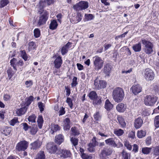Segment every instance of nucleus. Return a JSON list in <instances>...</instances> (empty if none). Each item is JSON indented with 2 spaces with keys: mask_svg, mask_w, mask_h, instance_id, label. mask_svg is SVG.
Instances as JSON below:
<instances>
[{
  "mask_svg": "<svg viewBox=\"0 0 159 159\" xmlns=\"http://www.w3.org/2000/svg\"><path fill=\"white\" fill-rule=\"evenodd\" d=\"M92 142L90 143V145L93 146L95 147L96 145L98 144V143L96 142L95 138H93L92 139Z\"/></svg>",
  "mask_w": 159,
  "mask_h": 159,
  "instance_id": "nucleus-62",
  "label": "nucleus"
},
{
  "mask_svg": "<svg viewBox=\"0 0 159 159\" xmlns=\"http://www.w3.org/2000/svg\"><path fill=\"white\" fill-rule=\"evenodd\" d=\"M117 119L122 127L124 128L125 127L126 124L122 117L121 116H118L117 117Z\"/></svg>",
  "mask_w": 159,
  "mask_h": 159,
  "instance_id": "nucleus-30",
  "label": "nucleus"
},
{
  "mask_svg": "<svg viewBox=\"0 0 159 159\" xmlns=\"http://www.w3.org/2000/svg\"><path fill=\"white\" fill-rule=\"evenodd\" d=\"M71 47V43L68 42L62 48L61 51L62 55H63L66 53L67 52L68 49Z\"/></svg>",
  "mask_w": 159,
  "mask_h": 159,
  "instance_id": "nucleus-20",
  "label": "nucleus"
},
{
  "mask_svg": "<svg viewBox=\"0 0 159 159\" xmlns=\"http://www.w3.org/2000/svg\"><path fill=\"white\" fill-rule=\"evenodd\" d=\"M153 155L156 156H159V146H158L154 148Z\"/></svg>",
  "mask_w": 159,
  "mask_h": 159,
  "instance_id": "nucleus-48",
  "label": "nucleus"
},
{
  "mask_svg": "<svg viewBox=\"0 0 159 159\" xmlns=\"http://www.w3.org/2000/svg\"><path fill=\"white\" fill-rule=\"evenodd\" d=\"M106 82L103 80H96L94 81L95 89H96L104 88L106 87Z\"/></svg>",
  "mask_w": 159,
  "mask_h": 159,
  "instance_id": "nucleus-9",
  "label": "nucleus"
},
{
  "mask_svg": "<svg viewBox=\"0 0 159 159\" xmlns=\"http://www.w3.org/2000/svg\"><path fill=\"white\" fill-rule=\"evenodd\" d=\"M71 131L72 132V134L74 135H77L79 134V133L77 130L75 128H71Z\"/></svg>",
  "mask_w": 159,
  "mask_h": 159,
  "instance_id": "nucleus-57",
  "label": "nucleus"
},
{
  "mask_svg": "<svg viewBox=\"0 0 159 159\" xmlns=\"http://www.w3.org/2000/svg\"><path fill=\"white\" fill-rule=\"evenodd\" d=\"M41 145V142L37 140L30 144L31 146V148L33 150H36L40 148Z\"/></svg>",
  "mask_w": 159,
  "mask_h": 159,
  "instance_id": "nucleus-14",
  "label": "nucleus"
},
{
  "mask_svg": "<svg viewBox=\"0 0 159 159\" xmlns=\"http://www.w3.org/2000/svg\"><path fill=\"white\" fill-rule=\"evenodd\" d=\"M85 19L86 21L90 20L93 18V16L91 14L88 15L85 14Z\"/></svg>",
  "mask_w": 159,
  "mask_h": 159,
  "instance_id": "nucleus-55",
  "label": "nucleus"
},
{
  "mask_svg": "<svg viewBox=\"0 0 159 159\" xmlns=\"http://www.w3.org/2000/svg\"><path fill=\"white\" fill-rule=\"evenodd\" d=\"M40 111L42 112L44 110V104L41 102H39L38 103Z\"/></svg>",
  "mask_w": 159,
  "mask_h": 159,
  "instance_id": "nucleus-63",
  "label": "nucleus"
},
{
  "mask_svg": "<svg viewBox=\"0 0 159 159\" xmlns=\"http://www.w3.org/2000/svg\"><path fill=\"white\" fill-rule=\"evenodd\" d=\"M34 99V97L32 96H30L28 98H26L24 102H23L22 105H25L27 107V106H29L33 101Z\"/></svg>",
  "mask_w": 159,
  "mask_h": 159,
  "instance_id": "nucleus-23",
  "label": "nucleus"
},
{
  "mask_svg": "<svg viewBox=\"0 0 159 159\" xmlns=\"http://www.w3.org/2000/svg\"><path fill=\"white\" fill-rule=\"evenodd\" d=\"M122 159H130V154L126 152L123 151L122 152Z\"/></svg>",
  "mask_w": 159,
  "mask_h": 159,
  "instance_id": "nucleus-39",
  "label": "nucleus"
},
{
  "mask_svg": "<svg viewBox=\"0 0 159 159\" xmlns=\"http://www.w3.org/2000/svg\"><path fill=\"white\" fill-rule=\"evenodd\" d=\"M54 0H41L39 2L40 7H43L47 5H50L54 3Z\"/></svg>",
  "mask_w": 159,
  "mask_h": 159,
  "instance_id": "nucleus-18",
  "label": "nucleus"
},
{
  "mask_svg": "<svg viewBox=\"0 0 159 159\" xmlns=\"http://www.w3.org/2000/svg\"><path fill=\"white\" fill-rule=\"evenodd\" d=\"M43 119L42 116H39L37 122H38V126L40 129H41L43 126Z\"/></svg>",
  "mask_w": 159,
  "mask_h": 159,
  "instance_id": "nucleus-34",
  "label": "nucleus"
},
{
  "mask_svg": "<svg viewBox=\"0 0 159 159\" xmlns=\"http://www.w3.org/2000/svg\"><path fill=\"white\" fill-rule=\"evenodd\" d=\"M101 98L100 97L98 96L93 101V103L94 106L100 105L101 104Z\"/></svg>",
  "mask_w": 159,
  "mask_h": 159,
  "instance_id": "nucleus-32",
  "label": "nucleus"
},
{
  "mask_svg": "<svg viewBox=\"0 0 159 159\" xmlns=\"http://www.w3.org/2000/svg\"><path fill=\"white\" fill-rule=\"evenodd\" d=\"M11 131V128L6 126L3 128L2 129V133L5 136H7L10 134Z\"/></svg>",
  "mask_w": 159,
  "mask_h": 159,
  "instance_id": "nucleus-28",
  "label": "nucleus"
},
{
  "mask_svg": "<svg viewBox=\"0 0 159 159\" xmlns=\"http://www.w3.org/2000/svg\"><path fill=\"white\" fill-rule=\"evenodd\" d=\"M66 102L68 103L70 107V108L72 109L73 106V103H72V100L69 98H67Z\"/></svg>",
  "mask_w": 159,
  "mask_h": 159,
  "instance_id": "nucleus-51",
  "label": "nucleus"
},
{
  "mask_svg": "<svg viewBox=\"0 0 159 159\" xmlns=\"http://www.w3.org/2000/svg\"><path fill=\"white\" fill-rule=\"evenodd\" d=\"M21 56L25 61L27 60L28 57L27 55L25 50L20 51Z\"/></svg>",
  "mask_w": 159,
  "mask_h": 159,
  "instance_id": "nucleus-50",
  "label": "nucleus"
},
{
  "mask_svg": "<svg viewBox=\"0 0 159 159\" xmlns=\"http://www.w3.org/2000/svg\"><path fill=\"white\" fill-rule=\"evenodd\" d=\"M58 25L57 21L55 20L51 21L49 25V28L52 30H54L56 29Z\"/></svg>",
  "mask_w": 159,
  "mask_h": 159,
  "instance_id": "nucleus-29",
  "label": "nucleus"
},
{
  "mask_svg": "<svg viewBox=\"0 0 159 159\" xmlns=\"http://www.w3.org/2000/svg\"><path fill=\"white\" fill-rule=\"evenodd\" d=\"M28 144V143L26 141H21L17 144L16 149L18 151H24L27 149Z\"/></svg>",
  "mask_w": 159,
  "mask_h": 159,
  "instance_id": "nucleus-8",
  "label": "nucleus"
},
{
  "mask_svg": "<svg viewBox=\"0 0 159 159\" xmlns=\"http://www.w3.org/2000/svg\"><path fill=\"white\" fill-rule=\"evenodd\" d=\"M106 143L110 146L114 147H117V145L116 143L113 138H110L105 140Z\"/></svg>",
  "mask_w": 159,
  "mask_h": 159,
  "instance_id": "nucleus-19",
  "label": "nucleus"
},
{
  "mask_svg": "<svg viewBox=\"0 0 159 159\" xmlns=\"http://www.w3.org/2000/svg\"><path fill=\"white\" fill-rule=\"evenodd\" d=\"M132 48L135 52H139L141 49V42L134 45Z\"/></svg>",
  "mask_w": 159,
  "mask_h": 159,
  "instance_id": "nucleus-26",
  "label": "nucleus"
},
{
  "mask_svg": "<svg viewBox=\"0 0 159 159\" xmlns=\"http://www.w3.org/2000/svg\"><path fill=\"white\" fill-rule=\"evenodd\" d=\"M130 90L134 95H137L142 91V88L139 84L133 85L130 89Z\"/></svg>",
  "mask_w": 159,
  "mask_h": 159,
  "instance_id": "nucleus-13",
  "label": "nucleus"
},
{
  "mask_svg": "<svg viewBox=\"0 0 159 159\" xmlns=\"http://www.w3.org/2000/svg\"><path fill=\"white\" fill-rule=\"evenodd\" d=\"M77 78L76 77H74L72 79V82L71 84L72 87H75L78 84L77 81Z\"/></svg>",
  "mask_w": 159,
  "mask_h": 159,
  "instance_id": "nucleus-45",
  "label": "nucleus"
},
{
  "mask_svg": "<svg viewBox=\"0 0 159 159\" xmlns=\"http://www.w3.org/2000/svg\"><path fill=\"white\" fill-rule=\"evenodd\" d=\"M139 150V147L136 144H134L133 145V152L134 153H136L138 152Z\"/></svg>",
  "mask_w": 159,
  "mask_h": 159,
  "instance_id": "nucleus-61",
  "label": "nucleus"
},
{
  "mask_svg": "<svg viewBox=\"0 0 159 159\" xmlns=\"http://www.w3.org/2000/svg\"><path fill=\"white\" fill-rule=\"evenodd\" d=\"M89 3L87 2L81 1L73 6V8L76 10H85L88 8Z\"/></svg>",
  "mask_w": 159,
  "mask_h": 159,
  "instance_id": "nucleus-6",
  "label": "nucleus"
},
{
  "mask_svg": "<svg viewBox=\"0 0 159 159\" xmlns=\"http://www.w3.org/2000/svg\"><path fill=\"white\" fill-rule=\"evenodd\" d=\"M124 95V90L120 88H116L113 92V98L116 102H121L123 100Z\"/></svg>",
  "mask_w": 159,
  "mask_h": 159,
  "instance_id": "nucleus-1",
  "label": "nucleus"
},
{
  "mask_svg": "<svg viewBox=\"0 0 159 159\" xmlns=\"http://www.w3.org/2000/svg\"><path fill=\"white\" fill-rule=\"evenodd\" d=\"M36 116L34 114L30 116L28 118V121L31 123L35 122V119Z\"/></svg>",
  "mask_w": 159,
  "mask_h": 159,
  "instance_id": "nucleus-43",
  "label": "nucleus"
},
{
  "mask_svg": "<svg viewBox=\"0 0 159 159\" xmlns=\"http://www.w3.org/2000/svg\"><path fill=\"white\" fill-rule=\"evenodd\" d=\"M10 63L11 66L13 67L14 70H15V71H16L17 69L15 66V63H18V61H17L16 59L15 58H13L11 60Z\"/></svg>",
  "mask_w": 159,
  "mask_h": 159,
  "instance_id": "nucleus-40",
  "label": "nucleus"
},
{
  "mask_svg": "<svg viewBox=\"0 0 159 159\" xmlns=\"http://www.w3.org/2000/svg\"><path fill=\"white\" fill-rule=\"evenodd\" d=\"M79 140L75 138L72 137L70 138V141L73 145L76 147V146L78 144Z\"/></svg>",
  "mask_w": 159,
  "mask_h": 159,
  "instance_id": "nucleus-44",
  "label": "nucleus"
},
{
  "mask_svg": "<svg viewBox=\"0 0 159 159\" xmlns=\"http://www.w3.org/2000/svg\"><path fill=\"white\" fill-rule=\"evenodd\" d=\"M151 148L144 147L142 148V152L144 154H148L151 151Z\"/></svg>",
  "mask_w": 159,
  "mask_h": 159,
  "instance_id": "nucleus-36",
  "label": "nucleus"
},
{
  "mask_svg": "<svg viewBox=\"0 0 159 159\" xmlns=\"http://www.w3.org/2000/svg\"><path fill=\"white\" fill-rule=\"evenodd\" d=\"M21 125H22L23 129L25 131L31 128V127L29 126L26 123H22Z\"/></svg>",
  "mask_w": 159,
  "mask_h": 159,
  "instance_id": "nucleus-58",
  "label": "nucleus"
},
{
  "mask_svg": "<svg viewBox=\"0 0 159 159\" xmlns=\"http://www.w3.org/2000/svg\"><path fill=\"white\" fill-rule=\"evenodd\" d=\"M142 44L144 45L143 49L144 52L147 54H149L153 52V44L149 41L145 39H141Z\"/></svg>",
  "mask_w": 159,
  "mask_h": 159,
  "instance_id": "nucleus-2",
  "label": "nucleus"
},
{
  "mask_svg": "<svg viewBox=\"0 0 159 159\" xmlns=\"http://www.w3.org/2000/svg\"><path fill=\"white\" fill-rule=\"evenodd\" d=\"M34 34L36 38H38L40 36V31L38 29H35L34 30Z\"/></svg>",
  "mask_w": 159,
  "mask_h": 159,
  "instance_id": "nucleus-54",
  "label": "nucleus"
},
{
  "mask_svg": "<svg viewBox=\"0 0 159 159\" xmlns=\"http://www.w3.org/2000/svg\"><path fill=\"white\" fill-rule=\"evenodd\" d=\"M45 156L43 151H39L37 154L35 159H45Z\"/></svg>",
  "mask_w": 159,
  "mask_h": 159,
  "instance_id": "nucleus-31",
  "label": "nucleus"
},
{
  "mask_svg": "<svg viewBox=\"0 0 159 159\" xmlns=\"http://www.w3.org/2000/svg\"><path fill=\"white\" fill-rule=\"evenodd\" d=\"M144 77L147 81L152 80L154 77L155 74L153 71L150 69H146L144 72Z\"/></svg>",
  "mask_w": 159,
  "mask_h": 159,
  "instance_id": "nucleus-7",
  "label": "nucleus"
},
{
  "mask_svg": "<svg viewBox=\"0 0 159 159\" xmlns=\"http://www.w3.org/2000/svg\"><path fill=\"white\" fill-rule=\"evenodd\" d=\"M83 159H92V157L91 155H88L86 154H83L81 157Z\"/></svg>",
  "mask_w": 159,
  "mask_h": 159,
  "instance_id": "nucleus-56",
  "label": "nucleus"
},
{
  "mask_svg": "<svg viewBox=\"0 0 159 159\" xmlns=\"http://www.w3.org/2000/svg\"><path fill=\"white\" fill-rule=\"evenodd\" d=\"M128 137L132 139H134L135 136V132L132 131H129L128 132Z\"/></svg>",
  "mask_w": 159,
  "mask_h": 159,
  "instance_id": "nucleus-60",
  "label": "nucleus"
},
{
  "mask_svg": "<svg viewBox=\"0 0 159 159\" xmlns=\"http://www.w3.org/2000/svg\"><path fill=\"white\" fill-rule=\"evenodd\" d=\"M82 17V16L81 14L78 13L76 16H73L70 19V21L72 23H77L81 20Z\"/></svg>",
  "mask_w": 159,
  "mask_h": 159,
  "instance_id": "nucleus-16",
  "label": "nucleus"
},
{
  "mask_svg": "<svg viewBox=\"0 0 159 159\" xmlns=\"http://www.w3.org/2000/svg\"><path fill=\"white\" fill-rule=\"evenodd\" d=\"M116 109L118 111L123 112L125 111L126 107L124 104L119 103L116 106Z\"/></svg>",
  "mask_w": 159,
  "mask_h": 159,
  "instance_id": "nucleus-25",
  "label": "nucleus"
},
{
  "mask_svg": "<svg viewBox=\"0 0 159 159\" xmlns=\"http://www.w3.org/2000/svg\"><path fill=\"white\" fill-rule=\"evenodd\" d=\"M8 0H2L0 2V7H3L6 6L9 3Z\"/></svg>",
  "mask_w": 159,
  "mask_h": 159,
  "instance_id": "nucleus-49",
  "label": "nucleus"
},
{
  "mask_svg": "<svg viewBox=\"0 0 159 159\" xmlns=\"http://www.w3.org/2000/svg\"><path fill=\"white\" fill-rule=\"evenodd\" d=\"M35 45L34 43L33 42H30L28 44V48L29 51L35 48Z\"/></svg>",
  "mask_w": 159,
  "mask_h": 159,
  "instance_id": "nucleus-52",
  "label": "nucleus"
},
{
  "mask_svg": "<svg viewBox=\"0 0 159 159\" xmlns=\"http://www.w3.org/2000/svg\"><path fill=\"white\" fill-rule=\"evenodd\" d=\"M47 148L48 151L51 153H55L57 150V146L51 143L47 144Z\"/></svg>",
  "mask_w": 159,
  "mask_h": 159,
  "instance_id": "nucleus-12",
  "label": "nucleus"
},
{
  "mask_svg": "<svg viewBox=\"0 0 159 159\" xmlns=\"http://www.w3.org/2000/svg\"><path fill=\"white\" fill-rule=\"evenodd\" d=\"M112 151L110 148L108 149L104 148L101 152L100 155L101 159H106V156L110 155L112 153Z\"/></svg>",
  "mask_w": 159,
  "mask_h": 159,
  "instance_id": "nucleus-11",
  "label": "nucleus"
},
{
  "mask_svg": "<svg viewBox=\"0 0 159 159\" xmlns=\"http://www.w3.org/2000/svg\"><path fill=\"white\" fill-rule=\"evenodd\" d=\"M55 140L56 143L60 145L64 141V137L61 134H58L55 136Z\"/></svg>",
  "mask_w": 159,
  "mask_h": 159,
  "instance_id": "nucleus-22",
  "label": "nucleus"
},
{
  "mask_svg": "<svg viewBox=\"0 0 159 159\" xmlns=\"http://www.w3.org/2000/svg\"><path fill=\"white\" fill-rule=\"evenodd\" d=\"M157 100V97L151 95H147L144 98V103L147 106H153Z\"/></svg>",
  "mask_w": 159,
  "mask_h": 159,
  "instance_id": "nucleus-4",
  "label": "nucleus"
},
{
  "mask_svg": "<svg viewBox=\"0 0 159 159\" xmlns=\"http://www.w3.org/2000/svg\"><path fill=\"white\" fill-rule=\"evenodd\" d=\"M30 129V133L32 134H35L38 131L37 128L35 126L33 127L32 128Z\"/></svg>",
  "mask_w": 159,
  "mask_h": 159,
  "instance_id": "nucleus-59",
  "label": "nucleus"
},
{
  "mask_svg": "<svg viewBox=\"0 0 159 159\" xmlns=\"http://www.w3.org/2000/svg\"><path fill=\"white\" fill-rule=\"evenodd\" d=\"M143 121L141 118H138L135 120L134 127L136 129H139L142 125Z\"/></svg>",
  "mask_w": 159,
  "mask_h": 159,
  "instance_id": "nucleus-24",
  "label": "nucleus"
},
{
  "mask_svg": "<svg viewBox=\"0 0 159 159\" xmlns=\"http://www.w3.org/2000/svg\"><path fill=\"white\" fill-rule=\"evenodd\" d=\"M49 16L48 12L46 10H43L41 13L39 18L37 20V25L40 26L45 24Z\"/></svg>",
  "mask_w": 159,
  "mask_h": 159,
  "instance_id": "nucleus-3",
  "label": "nucleus"
},
{
  "mask_svg": "<svg viewBox=\"0 0 159 159\" xmlns=\"http://www.w3.org/2000/svg\"><path fill=\"white\" fill-rule=\"evenodd\" d=\"M27 107L22 105V107L19 109H17L16 111V114L18 116H21L24 114L26 112Z\"/></svg>",
  "mask_w": 159,
  "mask_h": 159,
  "instance_id": "nucleus-15",
  "label": "nucleus"
},
{
  "mask_svg": "<svg viewBox=\"0 0 159 159\" xmlns=\"http://www.w3.org/2000/svg\"><path fill=\"white\" fill-rule=\"evenodd\" d=\"M146 131L145 130H140L138 131L137 132V136L138 138H141L145 136Z\"/></svg>",
  "mask_w": 159,
  "mask_h": 159,
  "instance_id": "nucleus-38",
  "label": "nucleus"
},
{
  "mask_svg": "<svg viewBox=\"0 0 159 159\" xmlns=\"http://www.w3.org/2000/svg\"><path fill=\"white\" fill-rule=\"evenodd\" d=\"M50 133L51 134H53L54 132L60 129V127L57 125L52 124L50 127Z\"/></svg>",
  "mask_w": 159,
  "mask_h": 159,
  "instance_id": "nucleus-21",
  "label": "nucleus"
},
{
  "mask_svg": "<svg viewBox=\"0 0 159 159\" xmlns=\"http://www.w3.org/2000/svg\"><path fill=\"white\" fill-rule=\"evenodd\" d=\"M105 107L107 111H110L113 107V105L108 99L106 100L105 103Z\"/></svg>",
  "mask_w": 159,
  "mask_h": 159,
  "instance_id": "nucleus-27",
  "label": "nucleus"
},
{
  "mask_svg": "<svg viewBox=\"0 0 159 159\" xmlns=\"http://www.w3.org/2000/svg\"><path fill=\"white\" fill-rule=\"evenodd\" d=\"M59 154L60 157L63 158L70 157L71 153L70 151L66 149H60L59 151Z\"/></svg>",
  "mask_w": 159,
  "mask_h": 159,
  "instance_id": "nucleus-10",
  "label": "nucleus"
},
{
  "mask_svg": "<svg viewBox=\"0 0 159 159\" xmlns=\"http://www.w3.org/2000/svg\"><path fill=\"white\" fill-rule=\"evenodd\" d=\"M124 146L126 147V148L129 151L132 150V146L131 144L128 141H125L124 143Z\"/></svg>",
  "mask_w": 159,
  "mask_h": 159,
  "instance_id": "nucleus-47",
  "label": "nucleus"
},
{
  "mask_svg": "<svg viewBox=\"0 0 159 159\" xmlns=\"http://www.w3.org/2000/svg\"><path fill=\"white\" fill-rule=\"evenodd\" d=\"M93 60L95 70H98L101 69L103 64V61L102 58L96 56L93 57Z\"/></svg>",
  "mask_w": 159,
  "mask_h": 159,
  "instance_id": "nucleus-5",
  "label": "nucleus"
},
{
  "mask_svg": "<svg viewBox=\"0 0 159 159\" xmlns=\"http://www.w3.org/2000/svg\"><path fill=\"white\" fill-rule=\"evenodd\" d=\"M11 97V96L9 94H5L3 96V99L5 101H8L10 99Z\"/></svg>",
  "mask_w": 159,
  "mask_h": 159,
  "instance_id": "nucleus-64",
  "label": "nucleus"
},
{
  "mask_svg": "<svg viewBox=\"0 0 159 159\" xmlns=\"http://www.w3.org/2000/svg\"><path fill=\"white\" fill-rule=\"evenodd\" d=\"M114 133L118 136H121L124 133L123 130L121 129H115L114 130Z\"/></svg>",
  "mask_w": 159,
  "mask_h": 159,
  "instance_id": "nucleus-41",
  "label": "nucleus"
},
{
  "mask_svg": "<svg viewBox=\"0 0 159 159\" xmlns=\"http://www.w3.org/2000/svg\"><path fill=\"white\" fill-rule=\"evenodd\" d=\"M15 72L16 71H15ZM7 73L8 74L9 79L10 80L15 73V72L12 70L11 68H10L7 70Z\"/></svg>",
  "mask_w": 159,
  "mask_h": 159,
  "instance_id": "nucleus-42",
  "label": "nucleus"
},
{
  "mask_svg": "<svg viewBox=\"0 0 159 159\" xmlns=\"http://www.w3.org/2000/svg\"><path fill=\"white\" fill-rule=\"evenodd\" d=\"M54 63L55 67L57 69H59L62 63V60L61 57L59 56L57 57Z\"/></svg>",
  "mask_w": 159,
  "mask_h": 159,
  "instance_id": "nucleus-17",
  "label": "nucleus"
},
{
  "mask_svg": "<svg viewBox=\"0 0 159 159\" xmlns=\"http://www.w3.org/2000/svg\"><path fill=\"white\" fill-rule=\"evenodd\" d=\"M17 117H15L11 120L10 122V125L12 126H14L17 123H19Z\"/></svg>",
  "mask_w": 159,
  "mask_h": 159,
  "instance_id": "nucleus-53",
  "label": "nucleus"
},
{
  "mask_svg": "<svg viewBox=\"0 0 159 159\" xmlns=\"http://www.w3.org/2000/svg\"><path fill=\"white\" fill-rule=\"evenodd\" d=\"M154 124L156 128L159 127V116H156L154 120Z\"/></svg>",
  "mask_w": 159,
  "mask_h": 159,
  "instance_id": "nucleus-46",
  "label": "nucleus"
},
{
  "mask_svg": "<svg viewBox=\"0 0 159 159\" xmlns=\"http://www.w3.org/2000/svg\"><path fill=\"white\" fill-rule=\"evenodd\" d=\"M93 117L96 121L100 120L102 118V115L99 111H96L93 115Z\"/></svg>",
  "mask_w": 159,
  "mask_h": 159,
  "instance_id": "nucleus-37",
  "label": "nucleus"
},
{
  "mask_svg": "<svg viewBox=\"0 0 159 159\" xmlns=\"http://www.w3.org/2000/svg\"><path fill=\"white\" fill-rule=\"evenodd\" d=\"M111 70V68L108 65L106 64L105 65L104 67L103 70L107 75H109Z\"/></svg>",
  "mask_w": 159,
  "mask_h": 159,
  "instance_id": "nucleus-33",
  "label": "nucleus"
},
{
  "mask_svg": "<svg viewBox=\"0 0 159 159\" xmlns=\"http://www.w3.org/2000/svg\"><path fill=\"white\" fill-rule=\"evenodd\" d=\"M88 96L89 98L93 101L98 96L96 92L94 91H92L88 94Z\"/></svg>",
  "mask_w": 159,
  "mask_h": 159,
  "instance_id": "nucleus-35",
  "label": "nucleus"
}]
</instances>
